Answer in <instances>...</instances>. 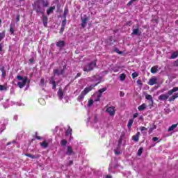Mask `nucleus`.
I'll return each mask as SVG.
<instances>
[{"label": "nucleus", "mask_w": 178, "mask_h": 178, "mask_svg": "<svg viewBox=\"0 0 178 178\" xmlns=\"http://www.w3.org/2000/svg\"><path fill=\"white\" fill-rule=\"evenodd\" d=\"M122 136H120L118 140V147L115 149V155H120V154H122V150L120 149V147H119L120 145H122Z\"/></svg>", "instance_id": "9d476101"}, {"label": "nucleus", "mask_w": 178, "mask_h": 178, "mask_svg": "<svg viewBox=\"0 0 178 178\" xmlns=\"http://www.w3.org/2000/svg\"><path fill=\"white\" fill-rule=\"evenodd\" d=\"M135 1H137V0H131L128 3V5H131V2H134Z\"/></svg>", "instance_id": "052dcab7"}, {"label": "nucleus", "mask_w": 178, "mask_h": 178, "mask_svg": "<svg viewBox=\"0 0 178 178\" xmlns=\"http://www.w3.org/2000/svg\"><path fill=\"white\" fill-rule=\"evenodd\" d=\"M66 69V65H64L62 67H60L59 69H56L54 70V74H56V76H60L63 73H65V70Z\"/></svg>", "instance_id": "1a4fd4ad"}, {"label": "nucleus", "mask_w": 178, "mask_h": 178, "mask_svg": "<svg viewBox=\"0 0 178 178\" xmlns=\"http://www.w3.org/2000/svg\"><path fill=\"white\" fill-rule=\"evenodd\" d=\"M33 8L37 13L44 14V10L41 7V1L38 0L33 4Z\"/></svg>", "instance_id": "39448f33"}, {"label": "nucleus", "mask_w": 178, "mask_h": 178, "mask_svg": "<svg viewBox=\"0 0 178 178\" xmlns=\"http://www.w3.org/2000/svg\"><path fill=\"white\" fill-rule=\"evenodd\" d=\"M147 108V104L143 103L142 105L138 107V111H144Z\"/></svg>", "instance_id": "a878e982"}, {"label": "nucleus", "mask_w": 178, "mask_h": 178, "mask_svg": "<svg viewBox=\"0 0 178 178\" xmlns=\"http://www.w3.org/2000/svg\"><path fill=\"white\" fill-rule=\"evenodd\" d=\"M141 154H143V148H140L138 151V156H141Z\"/></svg>", "instance_id": "c03bdc74"}, {"label": "nucleus", "mask_w": 178, "mask_h": 178, "mask_svg": "<svg viewBox=\"0 0 178 178\" xmlns=\"http://www.w3.org/2000/svg\"><path fill=\"white\" fill-rule=\"evenodd\" d=\"M61 27H66V18H65L64 20H63L61 23Z\"/></svg>", "instance_id": "ea45409f"}, {"label": "nucleus", "mask_w": 178, "mask_h": 178, "mask_svg": "<svg viewBox=\"0 0 178 178\" xmlns=\"http://www.w3.org/2000/svg\"><path fill=\"white\" fill-rule=\"evenodd\" d=\"M39 102L40 104H41L42 105H44L45 104V101L44 100V99H39Z\"/></svg>", "instance_id": "49530a36"}, {"label": "nucleus", "mask_w": 178, "mask_h": 178, "mask_svg": "<svg viewBox=\"0 0 178 178\" xmlns=\"http://www.w3.org/2000/svg\"><path fill=\"white\" fill-rule=\"evenodd\" d=\"M37 140H41V136H36Z\"/></svg>", "instance_id": "0e129e2a"}, {"label": "nucleus", "mask_w": 178, "mask_h": 178, "mask_svg": "<svg viewBox=\"0 0 178 178\" xmlns=\"http://www.w3.org/2000/svg\"><path fill=\"white\" fill-rule=\"evenodd\" d=\"M126 79V74H122L120 76V80L121 81H124V80Z\"/></svg>", "instance_id": "72a5a7b5"}, {"label": "nucleus", "mask_w": 178, "mask_h": 178, "mask_svg": "<svg viewBox=\"0 0 178 178\" xmlns=\"http://www.w3.org/2000/svg\"><path fill=\"white\" fill-rule=\"evenodd\" d=\"M10 34H13L15 33V24H11L10 26Z\"/></svg>", "instance_id": "c85d7f7f"}, {"label": "nucleus", "mask_w": 178, "mask_h": 178, "mask_svg": "<svg viewBox=\"0 0 178 178\" xmlns=\"http://www.w3.org/2000/svg\"><path fill=\"white\" fill-rule=\"evenodd\" d=\"M49 81V84H51L53 86H52L53 90H55L56 88V82L55 81V77L54 76L50 77Z\"/></svg>", "instance_id": "4468645a"}, {"label": "nucleus", "mask_w": 178, "mask_h": 178, "mask_svg": "<svg viewBox=\"0 0 178 178\" xmlns=\"http://www.w3.org/2000/svg\"><path fill=\"white\" fill-rule=\"evenodd\" d=\"M20 21V15H17L16 17V22H19Z\"/></svg>", "instance_id": "3c124183"}, {"label": "nucleus", "mask_w": 178, "mask_h": 178, "mask_svg": "<svg viewBox=\"0 0 178 178\" xmlns=\"http://www.w3.org/2000/svg\"><path fill=\"white\" fill-rule=\"evenodd\" d=\"M42 3L44 8H47L49 5V3L47 0L46 1H42Z\"/></svg>", "instance_id": "f704fd0d"}, {"label": "nucleus", "mask_w": 178, "mask_h": 178, "mask_svg": "<svg viewBox=\"0 0 178 178\" xmlns=\"http://www.w3.org/2000/svg\"><path fill=\"white\" fill-rule=\"evenodd\" d=\"M1 72H2L1 76L2 77H5L6 76V71L4 68H1Z\"/></svg>", "instance_id": "c9c22d12"}, {"label": "nucleus", "mask_w": 178, "mask_h": 178, "mask_svg": "<svg viewBox=\"0 0 178 178\" xmlns=\"http://www.w3.org/2000/svg\"><path fill=\"white\" fill-rule=\"evenodd\" d=\"M6 90V87L3 85H0V91H5Z\"/></svg>", "instance_id": "79ce46f5"}, {"label": "nucleus", "mask_w": 178, "mask_h": 178, "mask_svg": "<svg viewBox=\"0 0 178 178\" xmlns=\"http://www.w3.org/2000/svg\"><path fill=\"white\" fill-rule=\"evenodd\" d=\"M6 138H4V139H3L2 140H1V143H3V142H5V141H6Z\"/></svg>", "instance_id": "774afa93"}, {"label": "nucleus", "mask_w": 178, "mask_h": 178, "mask_svg": "<svg viewBox=\"0 0 178 178\" xmlns=\"http://www.w3.org/2000/svg\"><path fill=\"white\" fill-rule=\"evenodd\" d=\"M67 144V140H66V139L61 140V141H60L61 147H66Z\"/></svg>", "instance_id": "c756f323"}, {"label": "nucleus", "mask_w": 178, "mask_h": 178, "mask_svg": "<svg viewBox=\"0 0 178 178\" xmlns=\"http://www.w3.org/2000/svg\"><path fill=\"white\" fill-rule=\"evenodd\" d=\"M80 76H81V73H77L76 76H75V79H77V77H80Z\"/></svg>", "instance_id": "13d9d810"}, {"label": "nucleus", "mask_w": 178, "mask_h": 178, "mask_svg": "<svg viewBox=\"0 0 178 178\" xmlns=\"http://www.w3.org/2000/svg\"><path fill=\"white\" fill-rule=\"evenodd\" d=\"M92 104H94V100L90 99V100H89L88 102V106H91L92 105Z\"/></svg>", "instance_id": "37998d69"}, {"label": "nucleus", "mask_w": 178, "mask_h": 178, "mask_svg": "<svg viewBox=\"0 0 178 178\" xmlns=\"http://www.w3.org/2000/svg\"><path fill=\"white\" fill-rule=\"evenodd\" d=\"M15 143H16V140H13V142H9V143H7V145H10V144H15Z\"/></svg>", "instance_id": "603ef678"}, {"label": "nucleus", "mask_w": 178, "mask_h": 178, "mask_svg": "<svg viewBox=\"0 0 178 178\" xmlns=\"http://www.w3.org/2000/svg\"><path fill=\"white\" fill-rule=\"evenodd\" d=\"M40 87H44L45 86V80L44 78L40 79Z\"/></svg>", "instance_id": "e433bc0d"}, {"label": "nucleus", "mask_w": 178, "mask_h": 178, "mask_svg": "<svg viewBox=\"0 0 178 178\" xmlns=\"http://www.w3.org/2000/svg\"><path fill=\"white\" fill-rule=\"evenodd\" d=\"M57 95L58 97V99H60V101H62V99H63V92L62 91V90L59 89L58 92H57Z\"/></svg>", "instance_id": "6ab92c4d"}, {"label": "nucleus", "mask_w": 178, "mask_h": 178, "mask_svg": "<svg viewBox=\"0 0 178 178\" xmlns=\"http://www.w3.org/2000/svg\"><path fill=\"white\" fill-rule=\"evenodd\" d=\"M120 97H124V93L123 92H120Z\"/></svg>", "instance_id": "bf43d9fd"}, {"label": "nucleus", "mask_w": 178, "mask_h": 178, "mask_svg": "<svg viewBox=\"0 0 178 178\" xmlns=\"http://www.w3.org/2000/svg\"><path fill=\"white\" fill-rule=\"evenodd\" d=\"M72 128H70V127H69L66 131V136H72Z\"/></svg>", "instance_id": "2f4dec72"}, {"label": "nucleus", "mask_w": 178, "mask_h": 178, "mask_svg": "<svg viewBox=\"0 0 178 178\" xmlns=\"http://www.w3.org/2000/svg\"><path fill=\"white\" fill-rule=\"evenodd\" d=\"M178 56V51H175L171 54V59H176Z\"/></svg>", "instance_id": "7c9ffc66"}, {"label": "nucleus", "mask_w": 178, "mask_h": 178, "mask_svg": "<svg viewBox=\"0 0 178 178\" xmlns=\"http://www.w3.org/2000/svg\"><path fill=\"white\" fill-rule=\"evenodd\" d=\"M96 65H97V63L95 61H92V63L85 65L83 67L84 72H90L92 70V69L95 68Z\"/></svg>", "instance_id": "6e6552de"}, {"label": "nucleus", "mask_w": 178, "mask_h": 178, "mask_svg": "<svg viewBox=\"0 0 178 178\" xmlns=\"http://www.w3.org/2000/svg\"><path fill=\"white\" fill-rule=\"evenodd\" d=\"M49 145V143L47 140H44L43 142L40 143V147H42V148H44V149L45 148H48Z\"/></svg>", "instance_id": "f3484780"}, {"label": "nucleus", "mask_w": 178, "mask_h": 178, "mask_svg": "<svg viewBox=\"0 0 178 178\" xmlns=\"http://www.w3.org/2000/svg\"><path fill=\"white\" fill-rule=\"evenodd\" d=\"M98 84H99V82H97L95 85H91V86L86 88L83 90V91L81 92L80 95L78 97L77 100L82 101L83 99H84V97H86V95H87L90 92V91H91L92 90V88H94V87H95L96 86H98Z\"/></svg>", "instance_id": "f03ea898"}, {"label": "nucleus", "mask_w": 178, "mask_h": 178, "mask_svg": "<svg viewBox=\"0 0 178 178\" xmlns=\"http://www.w3.org/2000/svg\"><path fill=\"white\" fill-rule=\"evenodd\" d=\"M106 178H112V177L111 175H107Z\"/></svg>", "instance_id": "338daca9"}, {"label": "nucleus", "mask_w": 178, "mask_h": 178, "mask_svg": "<svg viewBox=\"0 0 178 178\" xmlns=\"http://www.w3.org/2000/svg\"><path fill=\"white\" fill-rule=\"evenodd\" d=\"M107 88H103L102 89H99L97 92H96L94 95H93V98L94 100L97 102L98 101H99V99H101V97H102V93L105 92V91H106Z\"/></svg>", "instance_id": "423d86ee"}, {"label": "nucleus", "mask_w": 178, "mask_h": 178, "mask_svg": "<svg viewBox=\"0 0 178 178\" xmlns=\"http://www.w3.org/2000/svg\"><path fill=\"white\" fill-rule=\"evenodd\" d=\"M88 20V19H87V17H84L81 19V26L84 29V27H86V26H87V21Z\"/></svg>", "instance_id": "5701e85b"}, {"label": "nucleus", "mask_w": 178, "mask_h": 178, "mask_svg": "<svg viewBox=\"0 0 178 178\" xmlns=\"http://www.w3.org/2000/svg\"><path fill=\"white\" fill-rule=\"evenodd\" d=\"M29 62L30 63H33V62H34V59L33 58L29 59Z\"/></svg>", "instance_id": "680f3d73"}, {"label": "nucleus", "mask_w": 178, "mask_h": 178, "mask_svg": "<svg viewBox=\"0 0 178 178\" xmlns=\"http://www.w3.org/2000/svg\"><path fill=\"white\" fill-rule=\"evenodd\" d=\"M137 116H138V113H134L133 115L134 119H136V118H137Z\"/></svg>", "instance_id": "5fc2aeb1"}, {"label": "nucleus", "mask_w": 178, "mask_h": 178, "mask_svg": "<svg viewBox=\"0 0 178 178\" xmlns=\"http://www.w3.org/2000/svg\"><path fill=\"white\" fill-rule=\"evenodd\" d=\"M115 51L117 52V54H119V55H122V52L119 51V50H115Z\"/></svg>", "instance_id": "4d7b16f0"}, {"label": "nucleus", "mask_w": 178, "mask_h": 178, "mask_svg": "<svg viewBox=\"0 0 178 178\" xmlns=\"http://www.w3.org/2000/svg\"><path fill=\"white\" fill-rule=\"evenodd\" d=\"M119 166L118 164H113V161H111L110 167L108 168L109 172H112V169H116Z\"/></svg>", "instance_id": "aec40b11"}, {"label": "nucleus", "mask_w": 178, "mask_h": 178, "mask_svg": "<svg viewBox=\"0 0 178 178\" xmlns=\"http://www.w3.org/2000/svg\"><path fill=\"white\" fill-rule=\"evenodd\" d=\"M26 156H28V158H31V159H35V156L33 154H26Z\"/></svg>", "instance_id": "a19ab883"}, {"label": "nucleus", "mask_w": 178, "mask_h": 178, "mask_svg": "<svg viewBox=\"0 0 178 178\" xmlns=\"http://www.w3.org/2000/svg\"><path fill=\"white\" fill-rule=\"evenodd\" d=\"M42 21L43 22V26L44 27H47V26H48V17H47L45 15H42Z\"/></svg>", "instance_id": "dca6fc26"}, {"label": "nucleus", "mask_w": 178, "mask_h": 178, "mask_svg": "<svg viewBox=\"0 0 178 178\" xmlns=\"http://www.w3.org/2000/svg\"><path fill=\"white\" fill-rule=\"evenodd\" d=\"M149 86H154V84H158V78L156 76H152L148 82Z\"/></svg>", "instance_id": "ddd939ff"}, {"label": "nucleus", "mask_w": 178, "mask_h": 178, "mask_svg": "<svg viewBox=\"0 0 178 178\" xmlns=\"http://www.w3.org/2000/svg\"><path fill=\"white\" fill-rule=\"evenodd\" d=\"M65 31V26H61V29L60 30V34H62Z\"/></svg>", "instance_id": "de8ad7c7"}, {"label": "nucleus", "mask_w": 178, "mask_h": 178, "mask_svg": "<svg viewBox=\"0 0 178 178\" xmlns=\"http://www.w3.org/2000/svg\"><path fill=\"white\" fill-rule=\"evenodd\" d=\"M133 122H134V120H131V119L129 120L128 124H127L128 129H131V126H133Z\"/></svg>", "instance_id": "473e14b6"}, {"label": "nucleus", "mask_w": 178, "mask_h": 178, "mask_svg": "<svg viewBox=\"0 0 178 178\" xmlns=\"http://www.w3.org/2000/svg\"><path fill=\"white\" fill-rule=\"evenodd\" d=\"M174 66H178V59L174 63Z\"/></svg>", "instance_id": "6e6d98bb"}, {"label": "nucleus", "mask_w": 178, "mask_h": 178, "mask_svg": "<svg viewBox=\"0 0 178 178\" xmlns=\"http://www.w3.org/2000/svg\"><path fill=\"white\" fill-rule=\"evenodd\" d=\"M139 130L142 131L143 134H147V130H148V129L145 128V127H140L139 128Z\"/></svg>", "instance_id": "cd10ccee"}, {"label": "nucleus", "mask_w": 178, "mask_h": 178, "mask_svg": "<svg viewBox=\"0 0 178 178\" xmlns=\"http://www.w3.org/2000/svg\"><path fill=\"white\" fill-rule=\"evenodd\" d=\"M154 129H156V127H154V128H150L149 129L150 133L152 131V130H154Z\"/></svg>", "instance_id": "e2e57ef3"}, {"label": "nucleus", "mask_w": 178, "mask_h": 178, "mask_svg": "<svg viewBox=\"0 0 178 178\" xmlns=\"http://www.w3.org/2000/svg\"><path fill=\"white\" fill-rule=\"evenodd\" d=\"M3 46L2 45V44H0V54L2 55V54H3Z\"/></svg>", "instance_id": "a18cd8bd"}, {"label": "nucleus", "mask_w": 178, "mask_h": 178, "mask_svg": "<svg viewBox=\"0 0 178 178\" xmlns=\"http://www.w3.org/2000/svg\"><path fill=\"white\" fill-rule=\"evenodd\" d=\"M98 118L96 115L88 118V122L93 123V127L99 130V134L102 137L105 136V123L104 122H98Z\"/></svg>", "instance_id": "f257e3e1"}, {"label": "nucleus", "mask_w": 178, "mask_h": 178, "mask_svg": "<svg viewBox=\"0 0 178 178\" xmlns=\"http://www.w3.org/2000/svg\"><path fill=\"white\" fill-rule=\"evenodd\" d=\"M176 98H178V92L177 93H175L172 96L169 97L168 101L170 102H173V101H175V99H176Z\"/></svg>", "instance_id": "412c9836"}, {"label": "nucleus", "mask_w": 178, "mask_h": 178, "mask_svg": "<svg viewBox=\"0 0 178 178\" xmlns=\"http://www.w3.org/2000/svg\"><path fill=\"white\" fill-rule=\"evenodd\" d=\"M151 73L155 74L158 72V66H154L150 70Z\"/></svg>", "instance_id": "bb28decb"}, {"label": "nucleus", "mask_w": 178, "mask_h": 178, "mask_svg": "<svg viewBox=\"0 0 178 178\" xmlns=\"http://www.w3.org/2000/svg\"><path fill=\"white\" fill-rule=\"evenodd\" d=\"M65 155H68L70 156L72 155H74V152L73 151V148L72 147V146L66 147Z\"/></svg>", "instance_id": "9b49d317"}, {"label": "nucleus", "mask_w": 178, "mask_h": 178, "mask_svg": "<svg viewBox=\"0 0 178 178\" xmlns=\"http://www.w3.org/2000/svg\"><path fill=\"white\" fill-rule=\"evenodd\" d=\"M132 34L134 35H140L141 33H140V30L138 29H133Z\"/></svg>", "instance_id": "393cba45"}, {"label": "nucleus", "mask_w": 178, "mask_h": 178, "mask_svg": "<svg viewBox=\"0 0 178 178\" xmlns=\"http://www.w3.org/2000/svg\"><path fill=\"white\" fill-rule=\"evenodd\" d=\"M54 9H55V6H51L48 8V10H47V13L48 16H49V15H51V13H54Z\"/></svg>", "instance_id": "b1692460"}, {"label": "nucleus", "mask_w": 178, "mask_h": 178, "mask_svg": "<svg viewBox=\"0 0 178 178\" xmlns=\"http://www.w3.org/2000/svg\"><path fill=\"white\" fill-rule=\"evenodd\" d=\"M71 165H73V161H70L67 165L70 166Z\"/></svg>", "instance_id": "864d4df0"}, {"label": "nucleus", "mask_w": 178, "mask_h": 178, "mask_svg": "<svg viewBox=\"0 0 178 178\" xmlns=\"http://www.w3.org/2000/svg\"><path fill=\"white\" fill-rule=\"evenodd\" d=\"M138 76V74L136 72L132 74L133 79H136V77H137Z\"/></svg>", "instance_id": "09e8293b"}, {"label": "nucleus", "mask_w": 178, "mask_h": 178, "mask_svg": "<svg viewBox=\"0 0 178 178\" xmlns=\"http://www.w3.org/2000/svg\"><path fill=\"white\" fill-rule=\"evenodd\" d=\"M5 38V32L0 33V42Z\"/></svg>", "instance_id": "4c0bfd02"}, {"label": "nucleus", "mask_w": 178, "mask_h": 178, "mask_svg": "<svg viewBox=\"0 0 178 178\" xmlns=\"http://www.w3.org/2000/svg\"><path fill=\"white\" fill-rule=\"evenodd\" d=\"M68 13H69V10H67V8H65L64 13H63V16L65 19H66V16L67 15Z\"/></svg>", "instance_id": "58836bf2"}, {"label": "nucleus", "mask_w": 178, "mask_h": 178, "mask_svg": "<svg viewBox=\"0 0 178 178\" xmlns=\"http://www.w3.org/2000/svg\"><path fill=\"white\" fill-rule=\"evenodd\" d=\"M6 120L1 119L0 120V134L3 131L6 129Z\"/></svg>", "instance_id": "f8f14e48"}, {"label": "nucleus", "mask_w": 178, "mask_h": 178, "mask_svg": "<svg viewBox=\"0 0 178 178\" xmlns=\"http://www.w3.org/2000/svg\"><path fill=\"white\" fill-rule=\"evenodd\" d=\"M105 109H106L105 110L106 113H108V115H109V116H111V118H113V116H115V114L116 113V108H115V106H106L105 107Z\"/></svg>", "instance_id": "0eeeda50"}, {"label": "nucleus", "mask_w": 178, "mask_h": 178, "mask_svg": "<svg viewBox=\"0 0 178 178\" xmlns=\"http://www.w3.org/2000/svg\"><path fill=\"white\" fill-rule=\"evenodd\" d=\"M178 91V87H175L172 89L168 90V94H163L159 97V101H166L169 99V97L173 94V92H176Z\"/></svg>", "instance_id": "7ed1b4c3"}, {"label": "nucleus", "mask_w": 178, "mask_h": 178, "mask_svg": "<svg viewBox=\"0 0 178 178\" xmlns=\"http://www.w3.org/2000/svg\"><path fill=\"white\" fill-rule=\"evenodd\" d=\"M140 132H137V134L132 137V140L136 143H138L140 138Z\"/></svg>", "instance_id": "4be33fe9"}, {"label": "nucleus", "mask_w": 178, "mask_h": 178, "mask_svg": "<svg viewBox=\"0 0 178 178\" xmlns=\"http://www.w3.org/2000/svg\"><path fill=\"white\" fill-rule=\"evenodd\" d=\"M159 140V138H158V137H154L153 138H152V141H154V142H156V141H158Z\"/></svg>", "instance_id": "8fccbe9b"}, {"label": "nucleus", "mask_w": 178, "mask_h": 178, "mask_svg": "<svg viewBox=\"0 0 178 178\" xmlns=\"http://www.w3.org/2000/svg\"><path fill=\"white\" fill-rule=\"evenodd\" d=\"M56 47H58V48H63L65 47V41L60 40L56 42Z\"/></svg>", "instance_id": "a211bd4d"}, {"label": "nucleus", "mask_w": 178, "mask_h": 178, "mask_svg": "<svg viewBox=\"0 0 178 178\" xmlns=\"http://www.w3.org/2000/svg\"><path fill=\"white\" fill-rule=\"evenodd\" d=\"M145 98L149 101V106H152L154 105V99L152 98V96H151V95H146Z\"/></svg>", "instance_id": "2eb2a0df"}, {"label": "nucleus", "mask_w": 178, "mask_h": 178, "mask_svg": "<svg viewBox=\"0 0 178 178\" xmlns=\"http://www.w3.org/2000/svg\"><path fill=\"white\" fill-rule=\"evenodd\" d=\"M17 79L19 80L17 86L20 88H23L27 84L28 79L26 76H22L20 75L17 76Z\"/></svg>", "instance_id": "20e7f679"}, {"label": "nucleus", "mask_w": 178, "mask_h": 178, "mask_svg": "<svg viewBox=\"0 0 178 178\" xmlns=\"http://www.w3.org/2000/svg\"><path fill=\"white\" fill-rule=\"evenodd\" d=\"M143 119H144V118L143 117V115H140V116L139 117V120H143Z\"/></svg>", "instance_id": "69168bd1"}]
</instances>
